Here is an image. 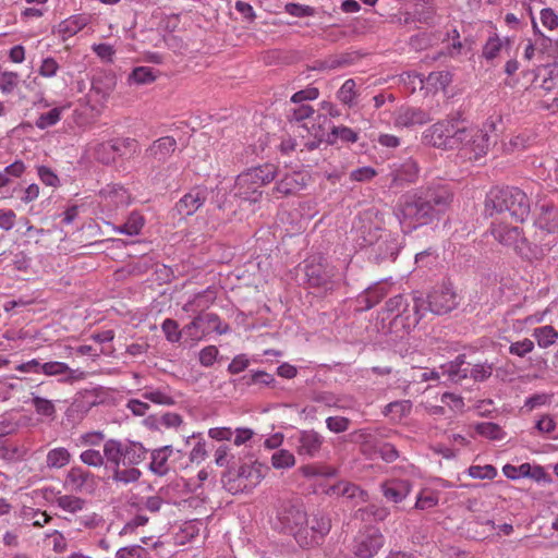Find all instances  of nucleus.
<instances>
[{
  "instance_id": "f257e3e1",
  "label": "nucleus",
  "mask_w": 558,
  "mask_h": 558,
  "mask_svg": "<svg viewBox=\"0 0 558 558\" xmlns=\"http://www.w3.org/2000/svg\"><path fill=\"white\" fill-rule=\"evenodd\" d=\"M453 198L451 190L445 185L420 189L401 196L396 216L403 232L429 225L442 215Z\"/></svg>"
},
{
  "instance_id": "f03ea898",
  "label": "nucleus",
  "mask_w": 558,
  "mask_h": 558,
  "mask_svg": "<svg viewBox=\"0 0 558 558\" xmlns=\"http://www.w3.org/2000/svg\"><path fill=\"white\" fill-rule=\"evenodd\" d=\"M279 529L292 535L302 548L318 545L331 527L330 519L318 511L308 520L301 502H286L278 512Z\"/></svg>"
},
{
  "instance_id": "7ed1b4c3",
  "label": "nucleus",
  "mask_w": 558,
  "mask_h": 558,
  "mask_svg": "<svg viewBox=\"0 0 558 558\" xmlns=\"http://www.w3.org/2000/svg\"><path fill=\"white\" fill-rule=\"evenodd\" d=\"M486 216H502L508 214L515 222H523L530 214L527 195L518 187H493L486 194L484 203Z\"/></svg>"
},
{
  "instance_id": "20e7f679",
  "label": "nucleus",
  "mask_w": 558,
  "mask_h": 558,
  "mask_svg": "<svg viewBox=\"0 0 558 558\" xmlns=\"http://www.w3.org/2000/svg\"><path fill=\"white\" fill-rule=\"evenodd\" d=\"M228 466L227 471L222 474L221 482L223 487L231 494H238L252 490L260 480L269 471V466L258 461H252L250 456L235 460Z\"/></svg>"
},
{
  "instance_id": "39448f33",
  "label": "nucleus",
  "mask_w": 558,
  "mask_h": 558,
  "mask_svg": "<svg viewBox=\"0 0 558 558\" xmlns=\"http://www.w3.org/2000/svg\"><path fill=\"white\" fill-rule=\"evenodd\" d=\"M275 177L276 168L274 165L266 163L251 168L236 177L233 195L244 202L257 203L263 195L262 187L270 183Z\"/></svg>"
},
{
  "instance_id": "423d86ee",
  "label": "nucleus",
  "mask_w": 558,
  "mask_h": 558,
  "mask_svg": "<svg viewBox=\"0 0 558 558\" xmlns=\"http://www.w3.org/2000/svg\"><path fill=\"white\" fill-rule=\"evenodd\" d=\"M462 120L448 117L428 126L422 135L423 143L441 150H454L461 135Z\"/></svg>"
},
{
  "instance_id": "0eeeda50",
  "label": "nucleus",
  "mask_w": 558,
  "mask_h": 558,
  "mask_svg": "<svg viewBox=\"0 0 558 558\" xmlns=\"http://www.w3.org/2000/svg\"><path fill=\"white\" fill-rule=\"evenodd\" d=\"M460 131L462 134L457 138L456 149L462 156L477 160L487 154L490 143L485 130L475 125H469L463 121Z\"/></svg>"
},
{
  "instance_id": "6e6552de",
  "label": "nucleus",
  "mask_w": 558,
  "mask_h": 558,
  "mask_svg": "<svg viewBox=\"0 0 558 558\" xmlns=\"http://www.w3.org/2000/svg\"><path fill=\"white\" fill-rule=\"evenodd\" d=\"M423 305L424 300L420 296H414L413 306L412 310H410L409 303L404 296L399 294L386 302L385 312L393 316L395 324L400 322L404 328H410L411 326L418 324L420 319L422 318L423 312L425 311Z\"/></svg>"
},
{
  "instance_id": "1a4fd4ad",
  "label": "nucleus",
  "mask_w": 558,
  "mask_h": 558,
  "mask_svg": "<svg viewBox=\"0 0 558 558\" xmlns=\"http://www.w3.org/2000/svg\"><path fill=\"white\" fill-rule=\"evenodd\" d=\"M505 219V217H501V220L492 223V235L500 244L512 247L519 255L530 258V244L522 229L507 223Z\"/></svg>"
},
{
  "instance_id": "9d476101",
  "label": "nucleus",
  "mask_w": 558,
  "mask_h": 558,
  "mask_svg": "<svg viewBox=\"0 0 558 558\" xmlns=\"http://www.w3.org/2000/svg\"><path fill=\"white\" fill-rule=\"evenodd\" d=\"M304 271L307 282L312 288L328 293L338 287L336 268L326 264L323 257L310 259L305 265Z\"/></svg>"
},
{
  "instance_id": "9b49d317",
  "label": "nucleus",
  "mask_w": 558,
  "mask_h": 558,
  "mask_svg": "<svg viewBox=\"0 0 558 558\" xmlns=\"http://www.w3.org/2000/svg\"><path fill=\"white\" fill-rule=\"evenodd\" d=\"M229 326L214 313H199L190 324L183 327L184 335L192 341H199L211 332L227 333Z\"/></svg>"
},
{
  "instance_id": "f8f14e48",
  "label": "nucleus",
  "mask_w": 558,
  "mask_h": 558,
  "mask_svg": "<svg viewBox=\"0 0 558 558\" xmlns=\"http://www.w3.org/2000/svg\"><path fill=\"white\" fill-rule=\"evenodd\" d=\"M135 141L131 138H119L108 142H97L88 146V154L101 163L109 165L116 160V156L122 153V149L132 148Z\"/></svg>"
},
{
  "instance_id": "ddd939ff",
  "label": "nucleus",
  "mask_w": 558,
  "mask_h": 558,
  "mask_svg": "<svg viewBox=\"0 0 558 558\" xmlns=\"http://www.w3.org/2000/svg\"><path fill=\"white\" fill-rule=\"evenodd\" d=\"M428 310L437 315L447 314L457 305V293L451 283L435 287L427 295Z\"/></svg>"
},
{
  "instance_id": "4468645a",
  "label": "nucleus",
  "mask_w": 558,
  "mask_h": 558,
  "mask_svg": "<svg viewBox=\"0 0 558 558\" xmlns=\"http://www.w3.org/2000/svg\"><path fill=\"white\" fill-rule=\"evenodd\" d=\"M99 206L102 213H113L130 204L131 196L121 185H107L99 192Z\"/></svg>"
},
{
  "instance_id": "2eb2a0df",
  "label": "nucleus",
  "mask_w": 558,
  "mask_h": 558,
  "mask_svg": "<svg viewBox=\"0 0 558 558\" xmlns=\"http://www.w3.org/2000/svg\"><path fill=\"white\" fill-rule=\"evenodd\" d=\"M384 537L377 530H369L359 535L353 545V553L359 558H372L383 547Z\"/></svg>"
},
{
  "instance_id": "dca6fc26",
  "label": "nucleus",
  "mask_w": 558,
  "mask_h": 558,
  "mask_svg": "<svg viewBox=\"0 0 558 558\" xmlns=\"http://www.w3.org/2000/svg\"><path fill=\"white\" fill-rule=\"evenodd\" d=\"M432 120L429 113L422 108L402 106L395 112V125L397 128H414L428 123Z\"/></svg>"
},
{
  "instance_id": "f3484780",
  "label": "nucleus",
  "mask_w": 558,
  "mask_h": 558,
  "mask_svg": "<svg viewBox=\"0 0 558 558\" xmlns=\"http://www.w3.org/2000/svg\"><path fill=\"white\" fill-rule=\"evenodd\" d=\"M207 190L205 187H194L184 194L175 204V209L181 216H192L195 214L206 202Z\"/></svg>"
},
{
  "instance_id": "a211bd4d",
  "label": "nucleus",
  "mask_w": 558,
  "mask_h": 558,
  "mask_svg": "<svg viewBox=\"0 0 558 558\" xmlns=\"http://www.w3.org/2000/svg\"><path fill=\"white\" fill-rule=\"evenodd\" d=\"M418 166L413 159H408L400 165H396L391 172V185L402 186L407 183H413L418 177Z\"/></svg>"
},
{
  "instance_id": "6ab92c4d",
  "label": "nucleus",
  "mask_w": 558,
  "mask_h": 558,
  "mask_svg": "<svg viewBox=\"0 0 558 558\" xmlns=\"http://www.w3.org/2000/svg\"><path fill=\"white\" fill-rule=\"evenodd\" d=\"M106 472L104 473V476H112L113 480L124 483H131L138 480L141 472L137 469H119L121 456H106Z\"/></svg>"
},
{
  "instance_id": "aec40b11",
  "label": "nucleus",
  "mask_w": 558,
  "mask_h": 558,
  "mask_svg": "<svg viewBox=\"0 0 558 558\" xmlns=\"http://www.w3.org/2000/svg\"><path fill=\"white\" fill-rule=\"evenodd\" d=\"M308 178L301 172L286 174L275 186V192L281 196L295 194L307 185Z\"/></svg>"
},
{
  "instance_id": "412c9836",
  "label": "nucleus",
  "mask_w": 558,
  "mask_h": 558,
  "mask_svg": "<svg viewBox=\"0 0 558 558\" xmlns=\"http://www.w3.org/2000/svg\"><path fill=\"white\" fill-rule=\"evenodd\" d=\"M88 22L89 19L85 14H75L61 21L57 25L56 32L62 40H66L81 32Z\"/></svg>"
},
{
  "instance_id": "4be33fe9",
  "label": "nucleus",
  "mask_w": 558,
  "mask_h": 558,
  "mask_svg": "<svg viewBox=\"0 0 558 558\" xmlns=\"http://www.w3.org/2000/svg\"><path fill=\"white\" fill-rule=\"evenodd\" d=\"M381 492L386 499L398 504L410 494L411 484L403 480L387 481L381 485Z\"/></svg>"
},
{
  "instance_id": "5701e85b",
  "label": "nucleus",
  "mask_w": 558,
  "mask_h": 558,
  "mask_svg": "<svg viewBox=\"0 0 558 558\" xmlns=\"http://www.w3.org/2000/svg\"><path fill=\"white\" fill-rule=\"evenodd\" d=\"M177 149V141L172 136H163L156 140L147 149V153L153 158L165 161L167 160Z\"/></svg>"
},
{
  "instance_id": "b1692460",
  "label": "nucleus",
  "mask_w": 558,
  "mask_h": 558,
  "mask_svg": "<svg viewBox=\"0 0 558 558\" xmlns=\"http://www.w3.org/2000/svg\"><path fill=\"white\" fill-rule=\"evenodd\" d=\"M326 493L328 495H338L345 497L351 500H355V502L366 501V493L362 490L357 485L349 483V482H339L335 485H331Z\"/></svg>"
},
{
  "instance_id": "393cba45",
  "label": "nucleus",
  "mask_w": 558,
  "mask_h": 558,
  "mask_svg": "<svg viewBox=\"0 0 558 558\" xmlns=\"http://www.w3.org/2000/svg\"><path fill=\"white\" fill-rule=\"evenodd\" d=\"M511 40L508 37L500 38L498 35L490 36L483 47L482 54L487 61L497 58L502 51L510 56Z\"/></svg>"
},
{
  "instance_id": "a878e982",
  "label": "nucleus",
  "mask_w": 558,
  "mask_h": 558,
  "mask_svg": "<svg viewBox=\"0 0 558 558\" xmlns=\"http://www.w3.org/2000/svg\"><path fill=\"white\" fill-rule=\"evenodd\" d=\"M361 226L356 230L357 234L362 239L360 245H373L376 244L383 235H389L385 230L379 228L377 225H373L371 220L360 219Z\"/></svg>"
},
{
  "instance_id": "bb28decb",
  "label": "nucleus",
  "mask_w": 558,
  "mask_h": 558,
  "mask_svg": "<svg viewBox=\"0 0 558 558\" xmlns=\"http://www.w3.org/2000/svg\"><path fill=\"white\" fill-rule=\"evenodd\" d=\"M40 372L46 376H65L61 378V383H71L80 377L75 376V371L70 368L66 363L59 361L46 362L40 366Z\"/></svg>"
},
{
  "instance_id": "cd10ccee",
  "label": "nucleus",
  "mask_w": 558,
  "mask_h": 558,
  "mask_svg": "<svg viewBox=\"0 0 558 558\" xmlns=\"http://www.w3.org/2000/svg\"><path fill=\"white\" fill-rule=\"evenodd\" d=\"M536 225L548 233H558V209L551 204H544Z\"/></svg>"
},
{
  "instance_id": "c85d7f7f",
  "label": "nucleus",
  "mask_w": 558,
  "mask_h": 558,
  "mask_svg": "<svg viewBox=\"0 0 558 558\" xmlns=\"http://www.w3.org/2000/svg\"><path fill=\"white\" fill-rule=\"evenodd\" d=\"M216 300L214 291L207 289L193 296L192 300L183 305V311L187 313L204 312L207 310Z\"/></svg>"
},
{
  "instance_id": "c756f323",
  "label": "nucleus",
  "mask_w": 558,
  "mask_h": 558,
  "mask_svg": "<svg viewBox=\"0 0 558 558\" xmlns=\"http://www.w3.org/2000/svg\"><path fill=\"white\" fill-rule=\"evenodd\" d=\"M390 291V288L387 283H377L364 291L362 295H360V302H364V310H371L375 305H377Z\"/></svg>"
},
{
  "instance_id": "7c9ffc66",
  "label": "nucleus",
  "mask_w": 558,
  "mask_h": 558,
  "mask_svg": "<svg viewBox=\"0 0 558 558\" xmlns=\"http://www.w3.org/2000/svg\"><path fill=\"white\" fill-rule=\"evenodd\" d=\"M145 225L144 217L137 213L133 211L129 215L126 221L120 227H113V230L121 234L126 235H137L142 231Z\"/></svg>"
},
{
  "instance_id": "2f4dec72",
  "label": "nucleus",
  "mask_w": 558,
  "mask_h": 558,
  "mask_svg": "<svg viewBox=\"0 0 558 558\" xmlns=\"http://www.w3.org/2000/svg\"><path fill=\"white\" fill-rule=\"evenodd\" d=\"M412 410V402L410 400H401L390 402L385 407L384 414L389 416L393 422H400L403 417L408 416Z\"/></svg>"
},
{
  "instance_id": "473e14b6",
  "label": "nucleus",
  "mask_w": 558,
  "mask_h": 558,
  "mask_svg": "<svg viewBox=\"0 0 558 558\" xmlns=\"http://www.w3.org/2000/svg\"><path fill=\"white\" fill-rule=\"evenodd\" d=\"M359 92L356 89V83L353 78L344 81L339 90L337 92L338 100L348 106L353 107L356 105Z\"/></svg>"
},
{
  "instance_id": "72a5a7b5",
  "label": "nucleus",
  "mask_w": 558,
  "mask_h": 558,
  "mask_svg": "<svg viewBox=\"0 0 558 558\" xmlns=\"http://www.w3.org/2000/svg\"><path fill=\"white\" fill-rule=\"evenodd\" d=\"M533 337L536 339L541 348H548L553 345L558 339V331L550 325L535 328Z\"/></svg>"
},
{
  "instance_id": "f704fd0d",
  "label": "nucleus",
  "mask_w": 558,
  "mask_h": 558,
  "mask_svg": "<svg viewBox=\"0 0 558 558\" xmlns=\"http://www.w3.org/2000/svg\"><path fill=\"white\" fill-rule=\"evenodd\" d=\"M21 83V75L15 71L0 72V93L2 95L13 94Z\"/></svg>"
},
{
  "instance_id": "c9c22d12",
  "label": "nucleus",
  "mask_w": 558,
  "mask_h": 558,
  "mask_svg": "<svg viewBox=\"0 0 558 558\" xmlns=\"http://www.w3.org/2000/svg\"><path fill=\"white\" fill-rule=\"evenodd\" d=\"M424 82L427 89L444 90L451 83V75L447 71L432 72Z\"/></svg>"
},
{
  "instance_id": "e433bc0d",
  "label": "nucleus",
  "mask_w": 558,
  "mask_h": 558,
  "mask_svg": "<svg viewBox=\"0 0 558 558\" xmlns=\"http://www.w3.org/2000/svg\"><path fill=\"white\" fill-rule=\"evenodd\" d=\"M353 56L351 53H340L336 56H330L326 60L322 61L319 64V70H338L343 69L353 63Z\"/></svg>"
},
{
  "instance_id": "4c0bfd02",
  "label": "nucleus",
  "mask_w": 558,
  "mask_h": 558,
  "mask_svg": "<svg viewBox=\"0 0 558 558\" xmlns=\"http://www.w3.org/2000/svg\"><path fill=\"white\" fill-rule=\"evenodd\" d=\"M474 428L480 436L490 440H501L506 436V433L502 430V428L498 424L492 422L478 423L474 426Z\"/></svg>"
},
{
  "instance_id": "58836bf2",
  "label": "nucleus",
  "mask_w": 558,
  "mask_h": 558,
  "mask_svg": "<svg viewBox=\"0 0 558 558\" xmlns=\"http://www.w3.org/2000/svg\"><path fill=\"white\" fill-rule=\"evenodd\" d=\"M57 505L70 513H75L84 508L85 500L72 495H63L57 498Z\"/></svg>"
},
{
  "instance_id": "ea45409f",
  "label": "nucleus",
  "mask_w": 558,
  "mask_h": 558,
  "mask_svg": "<svg viewBox=\"0 0 558 558\" xmlns=\"http://www.w3.org/2000/svg\"><path fill=\"white\" fill-rule=\"evenodd\" d=\"M142 397L155 404L159 405H173L174 399L168 392L161 389H147L143 392Z\"/></svg>"
},
{
  "instance_id": "a19ab883",
  "label": "nucleus",
  "mask_w": 558,
  "mask_h": 558,
  "mask_svg": "<svg viewBox=\"0 0 558 558\" xmlns=\"http://www.w3.org/2000/svg\"><path fill=\"white\" fill-rule=\"evenodd\" d=\"M33 405L38 415L53 418L56 415V407L51 400L34 396Z\"/></svg>"
},
{
  "instance_id": "79ce46f5",
  "label": "nucleus",
  "mask_w": 558,
  "mask_h": 558,
  "mask_svg": "<svg viewBox=\"0 0 558 558\" xmlns=\"http://www.w3.org/2000/svg\"><path fill=\"white\" fill-rule=\"evenodd\" d=\"M130 80L136 84H150L156 80V74L153 68L137 66L132 71Z\"/></svg>"
},
{
  "instance_id": "37998d69",
  "label": "nucleus",
  "mask_w": 558,
  "mask_h": 558,
  "mask_svg": "<svg viewBox=\"0 0 558 558\" xmlns=\"http://www.w3.org/2000/svg\"><path fill=\"white\" fill-rule=\"evenodd\" d=\"M61 119V109L53 108L50 111L43 113L36 120V126L40 130H45L49 126L57 124Z\"/></svg>"
},
{
  "instance_id": "c03bdc74",
  "label": "nucleus",
  "mask_w": 558,
  "mask_h": 558,
  "mask_svg": "<svg viewBox=\"0 0 558 558\" xmlns=\"http://www.w3.org/2000/svg\"><path fill=\"white\" fill-rule=\"evenodd\" d=\"M161 329H162L167 340L172 343L179 342L182 333H184L183 329L182 330L179 329V324L171 318H167L163 320V323L161 325Z\"/></svg>"
},
{
  "instance_id": "a18cd8bd",
  "label": "nucleus",
  "mask_w": 558,
  "mask_h": 558,
  "mask_svg": "<svg viewBox=\"0 0 558 558\" xmlns=\"http://www.w3.org/2000/svg\"><path fill=\"white\" fill-rule=\"evenodd\" d=\"M401 82L409 93L425 87L424 78L417 73H404L401 75Z\"/></svg>"
},
{
  "instance_id": "49530a36",
  "label": "nucleus",
  "mask_w": 558,
  "mask_h": 558,
  "mask_svg": "<svg viewBox=\"0 0 558 558\" xmlns=\"http://www.w3.org/2000/svg\"><path fill=\"white\" fill-rule=\"evenodd\" d=\"M37 174L39 180L47 186L58 187L60 185V179L57 173L49 167L38 166Z\"/></svg>"
},
{
  "instance_id": "de8ad7c7",
  "label": "nucleus",
  "mask_w": 558,
  "mask_h": 558,
  "mask_svg": "<svg viewBox=\"0 0 558 558\" xmlns=\"http://www.w3.org/2000/svg\"><path fill=\"white\" fill-rule=\"evenodd\" d=\"M438 505V496L434 492L423 490L416 498L415 508L426 510Z\"/></svg>"
},
{
  "instance_id": "09e8293b",
  "label": "nucleus",
  "mask_w": 558,
  "mask_h": 558,
  "mask_svg": "<svg viewBox=\"0 0 558 558\" xmlns=\"http://www.w3.org/2000/svg\"><path fill=\"white\" fill-rule=\"evenodd\" d=\"M468 473L471 477H474V478L493 480L496 476L497 471L490 464H486L483 466L482 465H471L468 469Z\"/></svg>"
},
{
  "instance_id": "8fccbe9b",
  "label": "nucleus",
  "mask_w": 558,
  "mask_h": 558,
  "mask_svg": "<svg viewBox=\"0 0 558 558\" xmlns=\"http://www.w3.org/2000/svg\"><path fill=\"white\" fill-rule=\"evenodd\" d=\"M105 441V435L101 432H88L80 436L77 446L99 447Z\"/></svg>"
},
{
  "instance_id": "3c124183",
  "label": "nucleus",
  "mask_w": 558,
  "mask_h": 558,
  "mask_svg": "<svg viewBox=\"0 0 558 558\" xmlns=\"http://www.w3.org/2000/svg\"><path fill=\"white\" fill-rule=\"evenodd\" d=\"M359 512H361L363 520L366 519V515L367 519L373 518L376 521H384L389 514L387 508L377 505H369L364 509H360Z\"/></svg>"
},
{
  "instance_id": "603ef678",
  "label": "nucleus",
  "mask_w": 558,
  "mask_h": 558,
  "mask_svg": "<svg viewBox=\"0 0 558 558\" xmlns=\"http://www.w3.org/2000/svg\"><path fill=\"white\" fill-rule=\"evenodd\" d=\"M551 399H553V395H550V393H545V392L535 393L525 400L524 408L527 411H533L534 409H536L538 407L550 404Z\"/></svg>"
},
{
  "instance_id": "864d4df0",
  "label": "nucleus",
  "mask_w": 558,
  "mask_h": 558,
  "mask_svg": "<svg viewBox=\"0 0 558 558\" xmlns=\"http://www.w3.org/2000/svg\"><path fill=\"white\" fill-rule=\"evenodd\" d=\"M60 69L59 63L57 60L52 57H47L41 61V64L39 65L38 73L40 76L50 78L56 76Z\"/></svg>"
},
{
  "instance_id": "5fc2aeb1",
  "label": "nucleus",
  "mask_w": 558,
  "mask_h": 558,
  "mask_svg": "<svg viewBox=\"0 0 558 558\" xmlns=\"http://www.w3.org/2000/svg\"><path fill=\"white\" fill-rule=\"evenodd\" d=\"M493 369V364L477 363L472 366L470 376L476 381H483L492 376Z\"/></svg>"
},
{
  "instance_id": "6e6d98bb",
  "label": "nucleus",
  "mask_w": 558,
  "mask_h": 558,
  "mask_svg": "<svg viewBox=\"0 0 558 558\" xmlns=\"http://www.w3.org/2000/svg\"><path fill=\"white\" fill-rule=\"evenodd\" d=\"M502 472L505 476L510 480H519L521 477H526L530 472V463H522L519 466L506 464L502 468Z\"/></svg>"
},
{
  "instance_id": "4d7b16f0",
  "label": "nucleus",
  "mask_w": 558,
  "mask_h": 558,
  "mask_svg": "<svg viewBox=\"0 0 558 558\" xmlns=\"http://www.w3.org/2000/svg\"><path fill=\"white\" fill-rule=\"evenodd\" d=\"M534 349V342L530 339H523L522 341H517L509 347V352L513 355L524 356L527 353L532 352Z\"/></svg>"
},
{
  "instance_id": "13d9d810",
  "label": "nucleus",
  "mask_w": 558,
  "mask_h": 558,
  "mask_svg": "<svg viewBox=\"0 0 558 558\" xmlns=\"http://www.w3.org/2000/svg\"><path fill=\"white\" fill-rule=\"evenodd\" d=\"M219 351L215 345H207L199 352V363L205 367H210L218 355Z\"/></svg>"
},
{
  "instance_id": "bf43d9fd",
  "label": "nucleus",
  "mask_w": 558,
  "mask_h": 558,
  "mask_svg": "<svg viewBox=\"0 0 558 558\" xmlns=\"http://www.w3.org/2000/svg\"><path fill=\"white\" fill-rule=\"evenodd\" d=\"M286 11L290 15L298 17L312 16L315 13V10L308 5H303L300 3H288L286 4Z\"/></svg>"
},
{
  "instance_id": "052dcab7",
  "label": "nucleus",
  "mask_w": 558,
  "mask_h": 558,
  "mask_svg": "<svg viewBox=\"0 0 558 558\" xmlns=\"http://www.w3.org/2000/svg\"><path fill=\"white\" fill-rule=\"evenodd\" d=\"M332 134L340 138L342 142L347 143H355L359 140V135L351 128L341 125L335 126L332 130Z\"/></svg>"
},
{
  "instance_id": "680f3d73",
  "label": "nucleus",
  "mask_w": 558,
  "mask_h": 558,
  "mask_svg": "<svg viewBox=\"0 0 558 558\" xmlns=\"http://www.w3.org/2000/svg\"><path fill=\"white\" fill-rule=\"evenodd\" d=\"M16 221V214L12 209L2 208L0 209V229L3 231H10Z\"/></svg>"
},
{
  "instance_id": "e2e57ef3",
  "label": "nucleus",
  "mask_w": 558,
  "mask_h": 558,
  "mask_svg": "<svg viewBox=\"0 0 558 558\" xmlns=\"http://www.w3.org/2000/svg\"><path fill=\"white\" fill-rule=\"evenodd\" d=\"M87 477L88 473L81 468H73L68 474V481L75 489H80L86 482Z\"/></svg>"
},
{
  "instance_id": "0e129e2a",
  "label": "nucleus",
  "mask_w": 558,
  "mask_h": 558,
  "mask_svg": "<svg viewBox=\"0 0 558 558\" xmlns=\"http://www.w3.org/2000/svg\"><path fill=\"white\" fill-rule=\"evenodd\" d=\"M319 96L318 88L307 87L305 89L294 93L291 97V101L299 104L305 100H315Z\"/></svg>"
},
{
  "instance_id": "69168bd1",
  "label": "nucleus",
  "mask_w": 558,
  "mask_h": 558,
  "mask_svg": "<svg viewBox=\"0 0 558 558\" xmlns=\"http://www.w3.org/2000/svg\"><path fill=\"white\" fill-rule=\"evenodd\" d=\"M376 174L377 173H376L375 169H373L372 167H362V168L353 170L350 173V179L352 181L364 182V181H371Z\"/></svg>"
},
{
  "instance_id": "338daca9",
  "label": "nucleus",
  "mask_w": 558,
  "mask_h": 558,
  "mask_svg": "<svg viewBox=\"0 0 558 558\" xmlns=\"http://www.w3.org/2000/svg\"><path fill=\"white\" fill-rule=\"evenodd\" d=\"M327 427L335 433H341L348 429L349 420L343 416H330L326 420Z\"/></svg>"
},
{
  "instance_id": "774afa93",
  "label": "nucleus",
  "mask_w": 558,
  "mask_h": 558,
  "mask_svg": "<svg viewBox=\"0 0 558 558\" xmlns=\"http://www.w3.org/2000/svg\"><path fill=\"white\" fill-rule=\"evenodd\" d=\"M539 433L550 434L556 429V422L549 414L542 415L535 425Z\"/></svg>"
}]
</instances>
